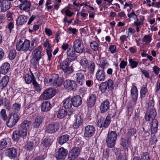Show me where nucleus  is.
<instances>
[{
    "label": "nucleus",
    "mask_w": 160,
    "mask_h": 160,
    "mask_svg": "<svg viewBox=\"0 0 160 160\" xmlns=\"http://www.w3.org/2000/svg\"><path fill=\"white\" fill-rule=\"evenodd\" d=\"M32 123L31 121L24 120L19 125V130H16L13 132L12 138L14 141L18 140L20 137L24 138L26 137L28 129Z\"/></svg>",
    "instance_id": "obj_1"
},
{
    "label": "nucleus",
    "mask_w": 160,
    "mask_h": 160,
    "mask_svg": "<svg viewBox=\"0 0 160 160\" xmlns=\"http://www.w3.org/2000/svg\"><path fill=\"white\" fill-rule=\"evenodd\" d=\"M157 115L156 110L154 108L148 109L145 114V119L146 121L152 120L151 124V132L154 134L156 133L158 130V122L157 120L155 119Z\"/></svg>",
    "instance_id": "obj_2"
},
{
    "label": "nucleus",
    "mask_w": 160,
    "mask_h": 160,
    "mask_svg": "<svg viewBox=\"0 0 160 160\" xmlns=\"http://www.w3.org/2000/svg\"><path fill=\"white\" fill-rule=\"evenodd\" d=\"M75 59L68 57L64 60L62 61L60 63V68L66 73L69 75L72 73L74 70L72 65L70 66V62Z\"/></svg>",
    "instance_id": "obj_3"
},
{
    "label": "nucleus",
    "mask_w": 160,
    "mask_h": 160,
    "mask_svg": "<svg viewBox=\"0 0 160 160\" xmlns=\"http://www.w3.org/2000/svg\"><path fill=\"white\" fill-rule=\"evenodd\" d=\"M117 136L116 132L109 130L106 140L108 147L112 148L114 146L116 142Z\"/></svg>",
    "instance_id": "obj_4"
},
{
    "label": "nucleus",
    "mask_w": 160,
    "mask_h": 160,
    "mask_svg": "<svg viewBox=\"0 0 160 160\" xmlns=\"http://www.w3.org/2000/svg\"><path fill=\"white\" fill-rule=\"evenodd\" d=\"M59 76L57 74H52L48 80L49 83L56 88L60 86L62 84V81L59 79Z\"/></svg>",
    "instance_id": "obj_5"
},
{
    "label": "nucleus",
    "mask_w": 160,
    "mask_h": 160,
    "mask_svg": "<svg viewBox=\"0 0 160 160\" xmlns=\"http://www.w3.org/2000/svg\"><path fill=\"white\" fill-rule=\"evenodd\" d=\"M111 122V118L109 116H107L105 119L104 117H101L97 122V125L100 128L103 127L106 128L108 127Z\"/></svg>",
    "instance_id": "obj_6"
},
{
    "label": "nucleus",
    "mask_w": 160,
    "mask_h": 160,
    "mask_svg": "<svg viewBox=\"0 0 160 160\" xmlns=\"http://www.w3.org/2000/svg\"><path fill=\"white\" fill-rule=\"evenodd\" d=\"M73 48L76 52L82 53L84 50V46L82 40L79 39L75 40L73 44Z\"/></svg>",
    "instance_id": "obj_7"
},
{
    "label": "nucleus",
    "mask_w": 160,
    "mask_h": 160,
    "mask_svg": "<svg viewBox=\"0 0 160 160\" xmlns=\"http://www.w3.org/2000/svg\"><path fill=\"white\" fill-rule=\"evenodd\" d=\"M19 119V117L18 114L12 113L9 115L8 120L7 122V126L9 128L12 127L17 123Z\"/></svg>",
    "instance_id": "obj_8"
},
{
    "label": "nucleus",
    "mask_w": 160,
    "mask_h": 160,
    "mask_svg": "<svg viewBox=\"0 0 160 160\" xmlns=\"http://www.w3.org/2000/svg\"><path fill=\"white\" fill-rule=\"evenodd\" d=\"M81 150V147H75L69 151L68 154V159L73 160L78 156Z\"/></svg>",
    "instance_id": "obj_9"
},
{
    "label": "nucleus",
    "mask_w": 160,
    "mask_h": 160,
    "mask_svg": "<svg viewBox=\"0 0 160 160\" xmlns=\"http://www.w3.org/2000/svg\"><path fill=\"white\" fill-rule=\"evenodd\" d=\"M59 128V124L58 122H53L49 124L45 127V131L48 133H53L57 131Z\"/></svg>",
    "instance_id": "obj_10"
},
{
    "label": "nucleus",
    "mask_w": 160,
    "mask_h": 160,
    "mask_svg": "<svg viewBox=\"0 0 160 160\" xmlns=\"http://www.w3.org/2000/svg\"><path fill=\"white\" fill-rule=\"evenodd\" d=\"M16 48L18 51L26 52L28 50L29 51V40L25 39L23 43L21 41L19 42L16 45Z\"/></svg>",
    "instance_id": "obj_11"
},
{
    "label": "nucleus",
    "mask_w": 160,
    "mask_h": 160,
    "mask_svg": "<svg viewBox=\"0 0 160 160\" xmlns=\"http://www.w3.org/2000/svg\"><path fill=\"white\" fill-rule=\"evenodd\" d=\"M67 149L62 147L60 148L55 153V157L57 160H64L67 155Z\"/></svg>",
    "instance_id": "obj_12"
},
{
    "label": "nucleus",
    "mask_w": 160,
    "mask_h": 160,
    "mask_svg": "<svg viewBox=\"0 0 160 160\" xmlns=\"http://www.w3.org/2000/svg\"><path fill=\"white\" fill-rule=\"evenodd\" d=\"M83 132L85 138H90L94 135L95 128L92 125H88L85 127Z\"/></svg>",
    "instance_id": "obj_13"
},
{
    "label": "nucleus",
    "mask_w": 160,
    "mask_h": 160,
    "mask_svg": "<svg viewBox=\"0 0 160 160\" xmlns=\"http://www.w3.org/2000/svg\"><path fill=\"white\" fill-rule=\"evenodd\" d=\"M55 90L54 89L49 88L45 90L41 96L43 99H48L52 98L55 95Z\"/></svg>",
    "instance_id": "obj_14"
},
{
    "label": "nucleus",
    "mask_w": 160,
    "mask_h": 160,
    "mask_svg": "<svg viewBox=\"0 0 160 160\" xmlns=\"http://www.w3.org/2000/svg\"><path fill=\"white\" fill-rule=\"evenodd\" d=\"M85 75V74L82 73L81 71L77 72L74 75L78 84L82 85L84 82Z\"/></svg>",
    "instance_id": "obj_15"
},
{
    "label": "nucleus",
    "mask_w": 160,
    "mask_h": 160,
    "mask_svg": "<svg viewBox=\"0 0 160 160\" xmlns=\"http://www.w3.org/2000/svg\"><path fill=\"white\" fill-rule=\"evenodd\" d=\"M65 88L70 90H73L76 88L77 84L75 81L72 80H67L64 82Z\"/></svg>",
    "instance_id": "obj_16"
},
{
    "label": "nucleus",
    "mask_w": 160,
    "mask_h": 160,
    "mask_svg": "<svg viewBox=\"0 0 160 160\" xmlns=\"http://www.w3.org/2000/svg\"><path fill=\"white\" fill-rule=\"evenodd\" d=\"M5 154L6 156L10 159H14L17 157V150L14 148H9L6 150Z\"/></svg>",
    "instance_id": "obj_17"
},
{
    "label": "nucleus",
    "mask_w": 160,
    "mask_h": 160,
    "mask_svg": "<svg viewBox=\"0 0 160 160\" xmlns=\"http://www.w3.org/2000/svg\"><path fill=\"white\" fill-rule=\"evenodd\" d=\"M12 7L11 2L8 0H2L1 4V10L5 12L9 9Z\"/></svg>",
    "instance_id": "obj_18"
},
{
    "label": "nucleus",
    "mask_w": 160,
    "mask_h": 160,
    "mask_svg": "<svg viewBox=\"0 0 160 160\" xmlns=\"http://www.w3.org/2000/svg\"><path fill=\"white\" fill-rule=\"evenodd\" d=\"M105 72L103 69H99L96 74V78L99 81H103L105 79Z\"/></svg>",
    "instance_id": "obj_19"
},
{
    "label": "nucleus",
    "mask_w": 160,
    "mask_h": 160,
    "mask_svg": "<svg viewBox=\"0 0 160 160\" xmlns=\"http://www.w3.org/2000/svg\"><path fill=\"white\" fill-rule=\"evenodd\" d=\"M72 105L75 107H78L82 103L81 97L79 95H77L71 98Z\"/></svg>",
    "instance_id": "obj_20"
},
{
    "label": "nucleus",
    "mask_w": 160,
    "mask_h": 160,
    "mask_svg": "<svg viewBox=\"0 0 160 160\" xmlns=\"http://www.w3.org/2000/svg\"><path fill=\"white\" fill-rule=\"evenodd\" d=\"M31 6V3L29 1L22 2L19 5V9L21 10L28 12L29 11Z\"/></svg>",
    "instance_id": "obj_21"
},
{
    "label": "nucleus",
    "mask_w": 160,
    "mask_h": 160,
    "mask_svg": "<svg viewBox=\"0 0 160 160\" xmlns=\"http://www.w3.org/2000/svg\"><path fill=\"white\" fill-rule=\"evenodd\" d=\"M10 67L9 63L5 62L0 67V73L5 75L8 72Z\"/></svg>",
    "instance_id": "obj_22"
},
{
    "label": "nucleus",
    "mask_w": 160,
    "mask_h": 160,
    "mask_svg": "<svg viewBox=\"0 0 160 160\" xmlns=\"http://www.w3.org/2000/svg\"><path fill=\"white\" fill-rule=\"evenodd\" d=\"M109 102L107 100L104 101L101 103L100 107L101 112L103 113L106 112L109 108Z\"/></svg>",
    "instance_id": "obj_23"
},
{
    "label": "nucleus",
    "mask_w": 160,
    "mask_h": 160,
    "mask_svg": "<svg viewBox=\"0 0 160 160\" xmlns=\"http://www.w3.org/2000/svg\"><path fill=\"white\" fill-rule=\"evenodd\" d=\"M62 102L64 108L66 109L70 108L72 105L71 98L70 97L65 99Z\"/></svg>",
    "instance_id": "obj_24"
},
{
    "label": "nucleus",
    "mask_w": 160,
    "mask_h": 160,
    "mask_svg": "<svg viewBox=\"0 0 160 160\" xmlns=\"http://www.w3.org/2000/svg\"><path fill=\"white\" fill-rule=\"evenodd\" d=\"M42 47L39 46L34 49L32 52V56L36 58L40 59L41 58Z\"/></svg>",
    "instance_id": "obj_25"
},
{
    "label": "nucleus",
    "mask_w": 160,
    "mask_h": 160,
    "mask_svg": "<svg viewBox=\"0 0 160 160\" xmlns=\"http://www.w3.org/2000/svg\"><path fill=\"white\" fill-rule=\"evenodd\" d=\"M131 94L132 100L134 102L136 101L137 99L138 96V90L136 86H134L132 88Z\"/></svg>",
    "instance_id": "obj_26"
},
{
    "label": "nucleus",
    "mask_w": 160,
    "mask_h": 160,
    "mask_svg": "<svg viewBox=\"0 0 160 160\" xmlns=\"http://www.w3.org/2000/svg\"><path fill=\"white\" fill-rule=\"evenodd\" d=\"M83 122V119L80 116H77L75 122L73 125V127L75 129H77L81 127Z\"/></svg>",
    "instance_id": "obj_27"
},
{
    "label": "nucleus",
    "mask_w": 160,
    "mask_h": 160,
    "mask_svg": "<svg viewBox=\"0 0 160 160\" xmlns=\"http://www.w3.org/2000/svg\"><path fill=\"white\" fill-rule=\"evenodd\" d=\"M96 99L95 94H92L90 96L87 102V105L88 107H92L94 105Z\"/></svg>",
    "instance_id": "obj_28"
},
{
    "label": "nucleus",
    "mask_w": 160,
    "mask_h": 160,
    "mask_svg": "<svg viewBox=\"0 0 160 160\" xmlns=\"http://www.w3.org/2000/svg\"><path fill=\"white\" fill-rule=\"evenodd\" d=\"M79 63L82 68L83 69V71L85 72L86 69L89 68V62L86 58L82 59L80 61Z\"/></svg>",
    "instance_id": "obj_29"
},
{
    "label": "nucleus",
    "mask_w": 160,
    "mask_h": 160,
    "mask_svg": "<svg viewBox=\"0 0 160 160\" xmlns=\"http://www.w3.org/2000/svg\"><path fill=\"white\" fill-rule=\"evenodd\" d=\"M9 78L7 75L4 76L0 82V88L3 89L8 84L9 81Z\"/></svg>",
    "instance_id": "obj_30"
},
{
    "label": "nucleus",
    "mask_w": 160,
    "mask_h": 160,
    "mask_svg": "<svg viewBox=\"0 0 160 160\" xmlns=\"http://www.w3.org/2000/svg\"><path fill=\"white\" fill-rule=\"evenodd\" d=\"M51 108V105L49 102H43L42 104L41 110L43 112H47Z\"/></svg>",
    "instance_id": "obj_31"
},
{
    "label": "nucleus",
    "mask_w": 160,
    "mask_h": 160,
    "mask_svg": "<svg viewBox=\"0 0 160 160\" xmlns=\"http://www.w3.org/2000/svg\"><path fill=\"white\" fill-rule=\"evenodd\" d=\"M130 140L128 139L126 137H122L121 138V145L125 149H128L129 142H131Z\"/></svg>",
    "instance_id": "obj_32"
},
{
    "label": "nucleus",
    "mask_w": 160,
    "mask_h": 160,
    "mask_svg": "<svg viewBox=\"0 0 160 160\" xmlns=\"http://www.w3.org/2000/svg\"><path fill=\"white\" fill-rule=\"evenodd\" d=\"M69 138V136L68 134H64L60 136L59 138L58 143L62 145L68 141Z\"/></svg>",
    "instance_id": "obj_33"
},
{
    "label": "nucleus",
    "mask_w": 160,
    "mask_h": 160,
    "mask_svg": "<svg viewBox=\"0 0 160 160\" xmlns=\"http://www.w3.org/2000/svg\"><path fill=\"white\" fill-rule=\"evenodd\" d=\"M134 25L136 26V31L138 32L140 31V29L141 27V26L143 24V21L142 19L139 20L138 18L136 19L134 22Z\"/></svg>",
    "instance_id": "obj_34"
},
{
    "label": "nucleus",
    "mask_w": 160,
    "mask_h": 160,
    "mask_svg": "<svg viewBox=\"0 0 160 160\" xmlns=\"http://www.w3.org/2000/svg\"><path fill=\"white\" fill-rule=\"evenodd\" d=\"M27 18L25 16L21 15L17 18V22L19 25H22L27 22Z\"/></svg>",
    "instance_id": "obj_35"
},
{
    "label": "nucleus",
    "mask_w": 160,
    "mask_h": 160,
    "mask_svg": "<svg viewBox=\"0 0 160 160\" xmlns=\"http://www.w3.org/2000/svg\"><path fill=\"white\" fill-rule=\"evenodd\" d=\"M25 81L27 83L30 84L33 81H35V80L33 74H32V75H30L27 74L25 76Z\"/></svg>",
    "instance_id": "obj_36"
},
{
    "label": "nucleus",
    "mask_w": 160,
    "mask_h": 160,
    "mask_svg": "<svg viewBox=\"0 0 160 160\" xmlns=\"http://www.w3.org/2000/svg\"><path fill=\"white\" fill-rule=\"evenodd\" d=\"M42 118L41 117H37L35 119L34 122L33 123L34 128H38L40 125L42 123Z\"/></svg>",
    "instance_id": "obj_37"
},
{
    "label": "nucleus",
    "mask_w": 160,
    "mask_h": 160,
    "mask_svg": "<svg viewBox=\"0 0 160 160\" xmlns=\"http://www.w3.org/2000/svg\"><path fill=\"white\" fill-rule=\"evenodd\" d=\"M67 112L63 109H60L58 111L57 117L60 119L63 118L67 114Z\"/></svg>",
    "instance_id": "obj_38"
},
{
    "label": "nucleus",
    "mask_w": 160,
    "mask_h": 160,
    "mask_svg": "<svg viewBox=\"0 0 160 160\" xmlns=\"http://www.w3.org/2000/svg\"><path fill=\"white\" fill-rule=\"evenodd\" d=\"M76 52L74 50L70 48H68L67 51V54L70 58L75 59V56L76 55Z\"/></svg>",
    "instance_id": "obj_39"
},
{
    "label": "nucleus",
    "mask_w": 160,
    "mask_h": 160,
    "mask_svg": "<svg viewBox=\"0 0 160 160\" xmlns=\"http://www.w3.org/2000/svg\"><path fill=\"white\" fill-rule=\"evenodd\" d=\"M20 104L15 103L13 104L12 107V109L14 112L17 113L20 111Z\"/></svg>",
    "instance_id": "obj_40"
},
{
    "label": "nucleus",
    "mask_w": 160,
    "mask_h": 160,
    "mask_svg": "<svg viewBox=\"0 0 160 160\" xmlns=\"http://www.w3.org/2000/svg\"><path fill=\"white\" fill-rule=\"evenodd\" d=\"M40 59L38 58H36L33 57H32L31 59L30 60V63L31 65L33 67L36 68L38 64V61Z\"/></svg>",
    "instance_id": "obj_41"
},
{
    "label": "nucleus",
    "mask_w": 160,
    "mask_h": 160,
    "mask_svg": "<svg viewBox=\"0 0 160 160\" xmlns=\"http://www.w3.org/2000/svg\"><path fill=\"white\" fill-rule=\"evenodd\" d=\"M148 92L147 86L142 87L140 91V97L141 99L144 98L146 96V93Z\"/></svg>",
    "instance_id": "obj_42"
},
{
    "label": "nucleus",
    "mask_w": 160,
    "mask_h": 160,
    "mask_svg": "<svg viewBox=\"0 0 160 160\" xmlns=\"http://www.w3.org/2000/svg\"><path fill=\"white\" fill-rule=\"evenodd\" d=\"M42 143L44 147L46 148L47 147H48L51 145L52 142L50 139L45 138L43 141Z\"/></svg>",
    "instance_id": "obj_43"
},
{
    "label": "nucleus",
    "mask_w": 160,
    "mask_h": 160,
    "mask_svg": "<svg viewBox=\"0 0 160 160\" xmlns=\"http://www.w3.org/2000/svg\"><path fill=\"white\" fill-rule=\"evenodd\" d=\"M106 83L107 82H102L100 85L99 89L102 93H104L107 89L108 87Z\"/></svg>",
    "instance_id": "obj_44"
},
{
    "label": "nucleus",
    "mask_w": 160,
    "mask_h": 160,
    "mask_svg": "<svg viewBox=\"0 0 160 160\" xmlns=\"http://www.w3.org/2000/svg\"><path fill=\"white\" fill-rule=\"evenodd\" d=\"M136 130L134 128H132L129 130L127 133L126 138H127L128 139L131 140V137L133 135L136 133Z\"/></svg>",
    "instance_id": "obj_45"
},
{
    "label": "nucleus",
    "mask_w": 160,
    "mask_h": 160,
    "mask_svg": "<svg viewBox=\"0 0 160 160\" xmlns=\"http://www.w3.org/2000/svg\"><path fill=\"white\" fill-rule=\"evenodd\" d=\"M32 84L34 86L33 88L34 89L38 92H40L41 90V86L36 81H33Z\"/></svg>",
    "instance_id": "obj_46"
},
{
    "label": "nucleus",
    "mask_w": 160,
    "mask_h": 160,
    "mask_svg": "<svg viewBox=\"0 0 160 160\" xmlns=\"http://www.w3.org/2000/svg\"><path fill=\"white\" fill-rule=\"evenodd\" d=\"M129 62L130 66L132 68H136L138 65V62L133 60L132 58L129 59Z\"/></svg>",
    "instance_id": "obj_47"
},
{
    "label": "nucleus",
    "mask_w": 160,
    "mask_h": 160,
    "mask_svg": "<svg viewBox=\"0 0 160 160\" xmlns=\"http://www.w3.org/2000/svg\"><path fill=\"white\" fill-rule=\"evenodd\" d=\"M7 145V143L4 139H2L0 141V149L2 150L5 148Z\"/></svg>",
    "instance_id": "obj_48"
},
{
    "label": "nucleus",
    "mask_w": 160,
    "mask_h": 160,
    "mask_svg": "<svg viewBox=\"0 0 160 160\" xmlns=\"http://www.w3.org/2000/svg\"><path fill=\"white\" fill-rule=\"evenodd\" d=\"M91 48L95 51L98 50V44L96 41L92 42L90 43Z\"/></svg>",
    "instance_id": "obj_49"
},
{
    "label": "nucleus",
    "mask_w": 160,
    "mask_h": 160,
    "mask_svg": "<svg viewBox=\"0 0 160 160\" xmlns=\"http://www.w3.org/2000/svg\"><path fill=\"white\" fill-rule=\"evenodd\" d=\"M106 85L109 90H112L113 89V83L112 80L111 79L108 80V81L107 82Z\"/></svg>",
    "instance_id": "obj_50"
},
{
    "label": "nucleus",
    "mask_w": 160,
    "mask_h": 160,
    "mask_svg": "<svg viewBox=\"0 0 160 160\" xmlns=\"http://www.w3.org/2000/svg\"><path fill=\"white\" fill-rule=\"evenodd\" d=\"M16 52L15 50H11L9 52V57L10 60H13L16 57Z\"/></svg>",
    "instance_id": "obj_51"
},
{
    "label": "nucleus",
    "mask_w": 160,
    "mask_h": 160,
    "mask_svg": "<svg viewBox=\"0 0 160 160\" xmlns=\"http://www.w3.org/2000/svg\"><path fill=\"white\" fill-rule=\"evenodd\" d=\"M152 40V38L149 35H145L142 39V41L146 43H150Z\"/></svg>",
    "instance_id": "obj_52"
},
{
    "label": "nucleus",
    "mask_w": 160,
    "mask_h": 160,
    "mask_svg": "<svg viewBox=\"0 0 160 160\" xmlns=\"http://www.w3.org/2000/svg\"><path fill=\"white\" fill-rule=\"evenodd\" d=\"M4 107L7 110H9L11 108V105L8 99L5 98L4 100Z\"/></svg>",
    "instance_id": "obj_53"
},
{
    "label": "nucleus",
    "mask_w": 160,
    "mask_h": 160,
    "mask_svg": "<svg viewBox=\"0 0 160 160\" xmlns=\"http://www.w3.org/2000/svg\"><path fill=\"white\" fill-rule=\"evenodd\" d=\"M141 158L142 160H150L149 154L148 152L142 153Z\"/></svg>",
    "instance_id": "obj_54"
},
{
    "label": "nucleus",
    "mask_w": 160,
    "mask_h": 160,
    "mask_svg": "<svg viewBox=\"0 0 160 160\" xmlns=\"http://www.w3.org/2000/svg\"><path fill=\"white\" fill-rule=\"evenodd\" d=\"M31 46H30V42L29 40V48L30 51H31L36 46V42L35 39H33L31 42Z\"/></svg>",
    "instance_id": "obj_55"
},
{
    "label": "nucleus",
    "mask_w": 160,
    "mask_h": 160,
    "mask_svg": "<svg viewBox=\"0 0 160 160\" xmlns=\"http://www.w3.org/2000/svg\"><path fill=\"white\" fill-rule=\"evenodd\" d=\"M33 146L34 143L32 142H28L26 146L27 150L30 151L33 149Z\"/></svg>",
    "instance_id": "obj_56"
},
{
    "label": "nucleus",
    "mask_w": 160,
    "mask_h": 160,
    "mask_svg": "<svg viewBox=\"0 0 160 160\" xmlns=\"http://www.w3.org/2000/svg\"><path fill=\"white\" fill-rule=\"evenodd\" d=\"M1 116L2 119L4 121L6 120L7 116L6 114V110L5 109H2L0 112Z\"/></svg>",
    "instance_id": "obj_57"
},
{
    "label": "nucleus",
    "mask_w": 160,
    "mask_h": 160,
    "mask_svg": "<svg viewBox=\"0 0 160 160\" xmlns=\"http://www.w3.org/2000/svg\"><path fill=\"white\" fill-rule=\"evenodd\" d=\"M89 71L91 73H93L94 72L95 68V64L94 62H92L89 66Z\"/></svg>",
    "instance_id": "obj_58"
},
{
    "label": "nucleus",
    "mask_w": 160,
    "mask_h": 160,
    "mask_svg": "<svg viewBox=\"0 0 160 160\" xmlns=\"http://www.w3.org/2000/svg\"><path fill=\"white\" fill-rule=\"evenodd\" d=\"M47 54L48 55V60L50 61L52 57V54L51 52H52V50L51 48H48L46 49Z\"/></svg>",
    "instance_id": "obj_59"
},
{
    "label": "nucleus",
    "mask_w": 160,
    "mask_h": 160,
    "mask_svg": "<svg viewBox=\"0 0 160 160\" xmlns=\"http://www.w3.org/2000/svg\"><path fill=\"white\" fill-rule=\"evenodd\" d=\"M128 16L129 18H133L134 20L136 19H137L138 18L137 15L135 14L133 10L132 11L131 13L128 14Z\"/></svg>",
    "instance_id": "obj_60"
},
{
    "label": "nucleus",
    "mask_w": 160,
    "mask_h": 160,
    "mask_svg": "<svg viewBox=\"0 0 160 160\" xmlns=\"http://www.w3.org/2000/svg\"><path fill=\"white\" fill-rule=\"evenodd\" d=\"M142 129L143 131L142 132V134L145 137V139H147V138H146L149 135L150 133L148 131L145 130L144 128H142Z\"/></svg>",
    "instance_id": "obj_61"
},
{
    "label": "nucleus",
    "mask_w": 160,
    "mask_h": 160,
    "mask_svg": "<svg viewBox=\"0 0 160 160\" xmlns=\"http://www.w3.org/2000/svg\"><path fill=\"white\" fill-rule=\"evenodd\" d=\"M13 15V13L9 11L7 12L6 17L8 20H12V16Z\"/></svg>",
    "instance_id": "obj_62"
},
{
    "label": "nucleus",
    "mask_w": 160,
    "mask_h": 160,
    "mask_svg": "<svg viewBox=\"0 0 160 160\" xmlns=\"http://www.w3.org/2000/svg\"><path fill=\"white\" fill-rule=\"evenodd\" d=\"M6 28H8L10 31V32H11L12 29L14 28V24L12 22H10L6 26Z\"/></svg>",
    "instance_id": "obj_63"
},
{
    "label": "nucleus",
    "mask_w": 160,
    "mask_h": 160,
    "mask_svg": "<svg viewBox=\"0 0 160 160\" xmlns=\"http://www.w3.org/2000/svg\"><path fill=\"white\" fill-rule=\"evenodd\" d=\"M117 160H126V154L125 153H120L118 158Z\"/></svg>",
    "instance_id": "obj_64"
}]
</instances>
